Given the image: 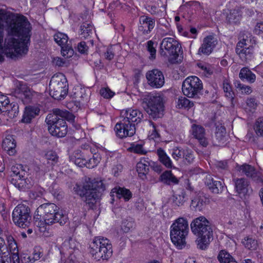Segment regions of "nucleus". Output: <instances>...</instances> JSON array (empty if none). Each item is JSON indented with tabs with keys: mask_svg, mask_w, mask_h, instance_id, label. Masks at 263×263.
<instances>
[{
	"mask_svg": "<svg viewBox=\"0 0 263 263\" xmlns=\"http://www.w3.org/2000/svg\"><path fill=\"white\" fill-rule=\"evenodd\" d=\"M5 22L7 23L8 35L5 40L4 52L7 57L11 59L27 53L31 29L30 23L24 15H16L9 20L6 11L0 9V62L4 61L3 43Z\"/></svg>",
	"mask_w": 263,
	"mask_h": 263,
	"instance_id": "f257e3e1",
	"label": "nucleus"
},
{
	"mask_svg": "<svg viewBox=\"0 0 263 263\" xmlns=\"http://www.w3.org/2000/svg\"><path fill=\"white\" fill-rule=\"evenodd\" d=\"M34 218L46 225L58 222L62 226L68 220L67 216L60 211L58 206L53 203H46L40 205L34 213Z\"/></svg>",
	"mask_w": 263,
	"mask_h": 263,
	"instance_id": "f03ea898",
	"label": "nucleus"
},
{
	"mask_svg": "<svg viewBox=\"0 0 263 263\" xmlns=\"http://www.w3.org/2000/svg\"><path fill=\"white\" fill-rule=\"evenodd\" d=\"M191 229L197 237L196 240L197 248L206 249L212 240L213 234L209 221L204 216H199L192 221Z\"/></svg>",
	"mask_w": 263,
	"mask_h": 263,
	"instance_id": "7ed1b4c3",
	"label": "nucleus"
},
{
	"mask_svg": "<svg viewBox=\"0 0 263 263\" xmlns=\"http://www.w3.org/2000/svg\"><path fill=\"white\" fill-rule=\"evenodd\" d=\"M104 190L105 186L102 180L85 177L82 189L79 190L78 194L90 208H93Z\"/></svg>",
	"mask_w": 263,
	"mask_h": 263,
	"instance_id": "20e7f679",
	"label": "nucleus"
},
{
	"mask_svg": "<svg viewBox=\"0 0 263 263\" xmlns=\"http://www.w3.org/2000/svg\"><path fill=\"white\" fill-rule=\"evenodd\" d=\"M89 252L97 260H108L112 254V245L106 238L96 237L90 244Z\"/></svg>",
	"mask_w": 263,
	"mask_h": 263,
	"instance_id": "39448f33",
	"label": "nucleus"
},
{
	"mask_svg": "<svg viewBox=\"0 0 263 263\" xmlns=\"http://www.w3.org/2000/svg\"><path fill=\"white\" fill-rule=\"evenodd\" d=\"M189 232V225L186 219L179 217L176 219L170 228V237L172 242L179 249L184 247L185 237Z\"/></svg>",
	"mask_w": 263,
	"mask_h": 263,
	"instance_id": "423d86ee",
	"label": "nucleus"
},
{
	"mask_svg": "<svg viewBox=\"0 0 263 263\" xmlns=\"http://www.w3.org/2000/svg\"><path fill=\"white\" fill-rule=\"evenodd\" d=\"M145 110L154 119L161 118L164 112V99L160 93H150L146 98Z\"/></svg>",
	"mask_w": 263,
	"mask_h": 263,
	"instance_id": "0eeeda50",
	"label": "nucleus"
},
{
	"mask_svg": "<svg viewBox=\"0 0 263 263\" xmlns=\"http://www.w3.org/2000/svg\"><path fill=\"white\" fill-rule=\"evenodd\" d=\"M49 87L52 98L57 100L64 98L68 90L65 76L61 73L54 74L51 79Z\"/></svg>",
	"mask_w": 263,
	"mask_h": 263,
	"instance_id": "6e6552de",
	"label": "nucleus"
},
{
	"mask_svg": "<svg viewBox=\"0 0 263 263\" xmlns=\"http://www.w3.org/2000/svg\"><path fill=\"white\" fill-rule=\"evenodd\" d=\"M12 216L14 223L20 228H28L31 223L30 209L26 205H17L13 210Z\"/></svg>",
	"mask_w": 263,
	"mask_h": 263,
	"instance_id": "1a4fd4ad",
	"label": "nucleus"
},
{
	"mask_svg": "<svg viewBox=\"0 0 263 263\" xmlns=\"http://www.w3.org/2000/svg\"><path fill=\"white\" fill-rule=\"evenodd\" d=\"M202 89V82L196 76L189 77L182 83V92L185 96L189 98H194Z\"/></svg>",
	"mask_w": 263,
	"mask_h": 263,
	"instance_id": "9d476101",
	"label": "nucleus"
},
{
	"mask_svg": "<svg viewBox=\"0 0 263 263\" xmlns=\"http://www.w3.org/2000/svg\"><path fill=\"white\" fill-rule=\"evenodd\" d=\"M161 54L166 56L168 53L173 55L175 60L180 57L181 58V47L179 43L172 37L164 38L161 43Z\"/></svg>",
	"mask_w": 263,
	"mask_h": 263,
	"instance_id": "9b49d317",
	"label": "nucleus"
},
{
	"mask_svg": "<svg viewBox=\"0 0 263 263\" xmlns=\"http://www.w3.org/2000/svg\"><path fill=\"white\" fill-rule=\"evenodd\" d=\"M120 117L121 119L127 124L133 125L135 127L136 124L141 122L143 115L140 110L129 108L122 110Z\"/></svg>",
	"mask_w": 263,
	"mask_h": 263,
	"instance_id": "f8f14e48",
	"label": "nucleus"
},
{
	"mask_svg": "<svg viewBox=\"0 0 263 263\" xmlns=\"http://www.w3.org/2000/svg\"><path fill=\"white\" fill-rule=\"evenodd\" d=\"M73 120V116L67 111L62 110L58 108L53 110L52 114L47 115L46 122L48 126H53L60 121Z\"/></svg>",
	"mask_w": 263,
	"mask_h": 263,
	"instance_id": "ddd939ff",
	"label": "nucleus"
},
{
	"mask_svg": "<svg viewBox=\"0 0 263 263\" xmlns=\"http://www.w3.org/2000/svg\"><path fill=\"white\" fill-rule=\"evenodd\" d=\"M54 40L61 46V54L64 57L68 58L73 55L74 50L71 46L67 43L68 36L66 34L58 32L54 34Z\"/></svg>",
	"mask_w": 263,
	"mask_h": 263,
	"instance_id": "4468645a",
	"label": "nucleus"
},
{
	"mask_svg": "<svg viewBox=\"0 0 263 263\" xmlns=\"http://www.w3.org/2000/svg\"><path fill=\"white\" fill-rule=\"evenodd\" d=\"M148 84L152 87L159 88L164 84V77L162 72L157 69L148 71L146 73Z\"/></svg>",
	"mask_w": 263,
	"mask_h": 263,
	"instance_id": "2eb2a0df",
	"label": "nucleus"
},
{
	"mask_svg": "<svg viewBox=\"0 0 263 263\" xmlns=\"http://www.w3.org/2000/svg\"><path fill=\"white\" fill-rule=\"evenodd\" d=\"M116 135L120 138L133 136L136 132V127L133 125H129L121 119L115 127Z\"/></svg>",
	"mask_w": 263,
	"mask_h": 263,
	"instance_id": "dca6fc26",
	"label": "nucleus"
},
{
	"mask_svg": "<svg viewBox=\"0 0 263 263\" xmlns=\"http://www.w3.org/2000/svg\"><path fill=\"white\" fill-rule=\"evenodd\" d=\"M236 52L240 59L245 62L250 61L253 57V49L251 46L247 47L246 40L239 42L236 47Z\"/></svg>",
	"mask_w": 263,
	"mask_h": 263,
	"instance_id": "f3484780",
	"label": "nucleus"
},
{
	"mask_svg": "<svg viewBox=\"0 0 263 263\" xmlns=\"http://www.w3.org/2000/svg\"><path fill=\"white\" fill-rule=\"evenodd\" d=\"M11 182L15 187H23L25 185V181L21 180L22 177H25L27 173L23 169L22 165L17 164L12 166L11 167Z\"/></svg>",
	"mask_w": 263,
	"mask_h": 263,
	"instance_id": "a211bd4d",
	"label": "nucleus"
},
{
	"mask_svg": "<svg viewBox=\"0 0 263 263\" xmlns=\"http://www.w3.org/2000/svg\"><path fill=\"white\" fill-rule=\"evenodd\" d=\"M14 96L22 100L24 103H29L35 92L25 85H22L16 88L14 92Z\"/></svg>",
	"mask_w": 263,
	"mask_h": 263,
	"instance_id": "6ab92c4d",
	"label": "nucleus"
},
{
	"mask_svg": "<svg viewBox=\"0 0 263 263\" xmlns=\"http://www.w3.org/2000/svg\"><path fill=\"white\" fill-rule=\"evenodd\" d=\"M217 44V40L214 36L209 35L205 37L198 49V54L209 55L212 53Z\"/></svg>",
	"mask_w": 263,
	"mask_h": 263,
	"instance_id": "aec40b11",
	"label": "nucleus"
},
{
	"mask_svg": "<svg viewBox=\"0 0 263 263\" xmlns=\"http://www.w3.org/2000/svg\"><path fill=\"white\" fill-rule=\"evenodd\" d=\"M191 133L193 137L198 140L199 143L203 147H206L209 141L205 137V129L200 125L193 124L191 128Z\"/></svg>",
	"mask_w": 263,
	"mask_h": 263,
	"instance_id": "412c9836",
	"label": "nucleus"
},
{
	"mask_svg": "<svg viewBox=\"0 0 263 263\" xmlns=\"http://www.w3.org/2000/svg\"><path fill=\"white\" fill-rule=\"evenodd\" d=\"M205 184L209 189L214 194H220L224 190V183L220 181L214 180L210 175H208L205 178Z\"/></svg>",
	"mask_w": 263,
	"mask_h": 263,
	"instance_id": "4be33fe9",
	"label": "nucleus"
},
{
	"mask_svg": "<svg viewBox=\"0 0 263 263\" xmlns=\"http://www.w3.org/2000/svg\"><path fill=\"white\" fill-rule=\"evenodd\" d=\"M237 170L247 177L251 178L254 181L257 182L261 181L260 173L257 172L255 168L250 165L244 164L238 166Z\"/></svg>",
	"mask_w": 263,
	"mask_h": 263,
	"instance_id": "5701e85b",
	"label": "nucleus"
},
{
	"mask_svg": "<svg viewBox=\"0 0 263 263\" xmlns=\"http://www.w3.org/2000/svg\"><path fill=\"white\" fill-rule=\"evenodd\" d=\"M155 24V21L154 19L147 16H141L140 18L139 31L143 34H147L154 28Z\"/></svg>",
	"mask_w": 263,
	"mask_h": 263,
	"instance_id": "b1692460",
	"label": "nucleus"
},
{
	"mask_svg": "<svg viewBox=\"0 0 263 263\" xmlns=\"http://www.w3.org/2000/svg\"><path fill=\"white\" fill-rule=\"evenodd\" d=\"M49 133L54 136L64 137L67 133V126L65 121H60L53 126H48Z\"/></svg>",
	"mask_w": 263,
	"mask_h": 263,
	"instance_id": "393cba45",
	"label": "nucleus"
},
{
	"mask_svg": "<svg viewBox=\"0 0 263 263\" xmlns=\"http://www.w3.org/2000/svg\"><path fill=\"white\" fill-rule=\"evenodd\" d=\"M226 128L224 126H217L215 136L213 138V144L215 146H221L225 144L226 142Z\"/></svg>",
	"mask_w": 263,
	"mask_h": 263,
	"instance_id": "a878e982",
	"label": "nucleus"
},
{
	"mask_svg": "<svg viewBox=\"0 0 263 263\" xmlns=\"http://www.w3.org/2000/svg\"><path fill=\"white\" fill-rule=\"evenodd\" d=\"M233 181L236 192L240 197L245 196L248 191V181L245 178L234 179Z\"/></svg>",
	"mask_w": 263,
	"mask_h": 263,
	"instance_id": "bb28decb",
	"label": "nucleus"
},
{
	"mask_svg": "<svg viewBox=\"0 0 263 263\" xmlns=\"http://www.w3.org/2000/svg\"><path fill=\"white\" fill-rule=\"evenodd\" d=\"M70 160L79 167H83L87 163L85 152L77 150L70 157Z\"/></svg>",
	"mask_w": 263,
	"mask_h": 263,
	"instance_id": "cd10ccee",
	"label": "nucleus"
},
{
	"mask_svg": "<svg viewBox=\"0 0 263 263\" xmlns=\"http://www.w3.org/2000/svg\"><path fill=\"white\" fill-rule=\"evenodd\" d=\"M241 8L236 7L229 11L226 16V21L229 24H236L241 17Z\"/></svg>",
	"mask_w": 263,
	"mask_h": 263,
	"instance_id": "c85d7f7f",
	"label": "nucleus"
},
{
	"mask_svg": "<svg viewBox=\"0 0 263 263\" xmlns=\"http://www.w3.org/2000/svg\"><path fill=\"white\" fill-rule=\"evenodd\" d=\"M159 180L163 183L171 185L177 184L179 180L175 176L171 171H165L160 176Z\"/></svg>",
	"mask_w": 263,
	"mask_h": 263,
	"instance_id": "c756f323",
	"label": "nucleus"
},
{
	"mask_svg": "<svg viewBox=\"0 0 263 263\" xmlns=\"http://www.w3.org/2000/svg\"><path fill=\"white\" fill-rule=\"evenodd\" d=\"M3 148L7 152L10 156H13L16 152V144L15 140L12 136H7L3 140L2 143Z\"/></svg>",
	"mask_w": 263,
	"mask_h": 263,
	"instance_id": "7c9ffc66",
	"label": "nucleus"
},
{
	"mask_svg": "<svg viewBox=\"0 0 263 263\" xmlns=\"http://www.w3.org/2000/svg\"><path fill=\"white\" fill-rule=\"evenodd\" d=\"M40 109L34 106H28L25 108V111L22 118L24 123H30L31 120L39 114Z\"/></svg>",
	"mask_w": 263,
	"mask_h": 263,
	"instance_id": "2f4dec72",
	"label": "nucleus"
},
{
	"mask_svg": "<svg viewBox=\"0 0 263 263\" xmlns=\"http://www.w3.org/2000/svg\"><path fill=\"white\" fill-rule=\"evenodd\" d=\"M110 194L111 196H114L115 194L117 198H123L125 201H128L132 197V194L129 190L122 187L113 189Z\"/></svg>",
	"mask_w": 263,
	"mask_h": 263,
	"instance_id": "473e14b6",
	"label": "nucleus"
},
{
	"mask_svg": "<svg viewBox=\"0 0 263 263\" xmlns=\"http://www.w3.org/2000/svg\"><path fill=\"white\" fill-rule=\"evenodd\" d=\"M187 199L186 193L184 190H181L179 193L175 194L171 197L174 206H180L183 205Z\"/></svg>",
	"mask_w": 263,
	"mask_h": 263,
	"instance_id": "72a5a7b5",
	"label": "nucleus"
},
{
	"mask_svg": "<svg viewBox=\"0 0 263 263\" xmlns=\"http://www.w3.org/2000/svg\"><path fill=\"white\" fill-rule=\"evenodd\" d=\"M239 77L242 80H246L250 83H254L256 80V76L248 68H242L239 72Z\"/></svg>",
	"mask_w": 263,
	"mask_h": 263,
	"instance_id": "f704fd0d",
	"label": "nucleus"
},
{
	"mask_svg": "<svg viewBox=\"0 0 263 263\" xmlns=\"http://www.w3.org/2000/svg\"><path fill=\"white\" fill-rule=\"evenodd\" d=\"M157 154L158 156L160 161L167 168H172V162L170 158L167 156L165 151L161 148L157 150Z\"/></svg>",
	"mask_w": 263,
	"mask_h": 263,
	"instance_id": "c9c22d12",
	"label": "nucleus"
},
{
	"mask_svg": "<svg viewBox=\"0 0 263 263\" xmlns=\"http://www.w3.org/2000/svg\"><path fill=\"white\" fill-rule=\"evenodd\" d=\"M3 112H5L10 118H13L18 113V105L17 103H12L6 105Z\"/></svg>",
	"mask_w": 263,
	"mask_h": 263,
	"instance_id": "e433bc0d",
	"label": "nucleus"
},
{
	"mask_svg": "<svg viewBox=\"0 0 263 263\" xmlns=\"http://www.w3.org/2000/svg\"><path fill=\"white\" fill-rule=\"evenodd\" d=\"M193 105V102L184 97H179L176 101V106L179 109H190Z\"/></svg>",
	"mask_w": 263,
	"mask_h": 263,
	"instance_id": "4c0bfd02",
	"label": "nucleus"
},
{
	"mask_svg": "<svg viewBox=\"0 0 263 263\" xmlns=\"http://www.w3.org/2000/svg\"><path fill=\"white\" fill-rule=\"evenodd\" d=\"M218 259L220 263H237L235 259L227 252L222 250L219 253Z\"/></svg>",
	"mask_w": 263,
	"mask_h": 263,
	"instance_id": "58836bf2",
	"label": "nucleus"
},
{
	"mask_svg": "<svg viewBox=\"0 0 263 263\" xmlns=\"http://www.w3.org/2000/svg\"><path fill=\"white\" fill-rule=\"evenodd\" d=\"M205 202L200 197H196L192 200L191 206L196 211H201L205 207Z\"/></svg>",
	"mask_w": 263,
	"mask_h": 263,
	"instance_id": "ea45409f",
	"label": "nucleus"
},
{
	"mask_svg": "<svg viewBox=\"0 0 263 263\" xmlns=\"http://www.w3.org/2000/svg\"><path fill=\"white\" fill-rule=\"evenodd\" d=\"M223 89L225 93V96L230 101L231 104L233 105L234 95L230 84L226 80L223 82Z\"/></svg>",
	"mask_w": 263,
	"mask_h": 263,
	"instance_id": "a19ab883",
	"label": "nucleus"
},
{
	"mask_svg": "<svg viewBox=\"0 0 263 263\" xmlns=\"http://www.w3.org/2000/svg\"><path fill=\"white\" fill-rule=\"evenodd\" d=\"M145 126L148 127L150 130H152V134L150 136L152 139H156L160 137L159 134L158 133L155 124L150 120H146L144 122Z\"/></svg>",
	"mask_w": 263,
	"mask_h": 263,
	"instance_id": "79ce46f5",
	"label": "nucleus"
},
{
	"mask_svg": "<svg viewBox=\"0 0 263 263\" xmlns=\"http://www.w3.org/2000/svg\"><path fill=\"white\" fill-rule=\"evenodd\" d=\"M135 226L134 221L132 218L123 220L121 226V230L124 233H127L132 230Z\"/></svg>",
	"mask_w": 263,
	"mask_h": 263,
	"instance_id": "37998d69",
	"label": "nucleus"
},
{
	"mask_svg": "<svg viewBox=\"0 0 263 263\" xmlns=\"http://www.w3.org/2000/svg\"><path fill=\"white\" fill-rule=\"evenodd\" d=\"M254 130L257 136L263 137V117L256 120L254 125Z\"/></svg>",
	"mask_w": 263,
	"mask_h": 263,
	"instance_id": "c03bdc74",
	"label": "nucleus"
},
{
	"mask_svg": "<svg viewBox=\"0 0 263 263\" xmlns=\"http://www.w3.org/2000/svg\"><path fill=\"white\" fill-rule=\"evenodd\" d=\"M128 149L132 152L140 155H145L147 153L146 151L143 148V144L141 143H133L131 144Z\"/></svg>",
	"mask_w": 263,
	"mask_h": 263,
	"instance_id": "a18cd8bd",
	"label": "nucleus"
},
{
	"mask_svg": "<svg viewBox=\"0 0 263 263\" xmlns=\"http://www.w3.org/2000/svg\"><path fill=\"white\" fill-rule=\"evenodd\" d=\"M93 26L87 23H83L80 27V33L84 37H86L92 33Z\"/></svg>",
	"mask_w": 263,
	"mask_h": 263,
	"instance_id": "49530a36",
	"label": "nucleus"
},
{
	"mask_svg": "<svg viewBox=\"0 0 263 263\" xmlns=\"http://www.w3.org/2000/svg\"><path fill=\"white\" fill-rule=\"evenodd\" d=\"M7 240L8 242L7 248L9 253L18 252L17 246L13 237L11 235L7 236Z\"/></svg>",
	"mask_w": 263,
	"mask_h": 263,
	"instance_id": "de8ad7c7",
	"label": "nucleus"
},
{
	"mask_svg": "<svg viewBox=\"0 0 263 263\" xmlns=\"http://www.w3.org/2000/svg\"><path fill=\"white\" fill-rule=\"evenodd\" d=\"M137 171L138 173L139 176L143 178L148 173L149 167L147 166V164L138 162L137 164Z\"/></svg>",
	"mask_w": 263,
	"mask_h": 263,
	"instance_id": "09e8293b",
	"label": "nucleus"
},
{
	"mask_svg": "<svg viewBox=\"0 0 263 263\" xmlns=\"http://www.w3.org/2000/svg\"><path fill=\"white\" fill-rule=\"evenodd\" d=\"M45 158L47 161V163L50 166L54 165L58 160L56 153L53 151L47 152L45 154Z\"/></svg>",
	"mask_w": 263,
	"mask_h": 263,
	"instance_id": "8fccbe9b",
	"label": "nucleus"
},
{
	"mask_svg": "<svg viewBox=\"0 0 263 263\" xmlns=\"http://www.w3.org/2000/svg\"><path fill=\"white\" fill-rule=\"evenodd\" d=\"M64 244V246L69 250V253L70 254L73 253L76 249H77L78 243L74 239H69L68 241H65Z\"/></svg>",
	"mask_w": 263,
	"mask_h": 263,
	"instance_id": "3c124183",
	"label": "nucleus"
},
{
	"mask_svg": "<svg viewBox=\"0 0 263 263\" xmlns=\"http://www.w3.org/2000/svg\"><path fill=\"white\" fill-rule=\"evenodd\" d=\"M243 243L245 247L249 250H255L257 247V241L252 238H247Z\"/></svg>",
	"mask_w": 263,
	"mask_h": 263,
	"instance_id": "603ef678",
	"label": "nucleus"
},
{
	"mask_svg": "<svg viewBox=\"0 0 263 263\" xmlns=\"http://www.w3.org/2000/svg\"><path fill=\"white\" fill-rule=\"evenodd\" d=\"M183 158L185 160V162L188 164L193 163L194 160L193 152L189 148H184Z\"/></svg>",
	"mask_w": 263,
	"mask_h": 263,
	"instance_id": "864d4df0",
	"label": "nucleus"
},
{
	"mask_svg": "<svg viewBox=\"0 0 263 263\" xmlns=\"http://www.w3.org/2000/svg\"><path fill=\"white\" fill-rule=\"evenodd\" d=\"M235 87L240 91L241 93L244 94L249 95L252 91V88L250 86L241 84L239 82L235 83Z\"/></svg>",
	"mask_w": 263,
	"mask_h": 263,
	"instance_id": "5fc2aeb1",
	"label": "nucleus"
},
{
	"mask_svg": "<svg viewBox=\"0 0 263 263\" xmlns=\"http://www.w3.org/2000/svg\"><path fill=\"white\" fill-rule=\"evenodd\" d=\"M154 43L152 41H148L147 42V50L150 53L149 59L154 60L156 58V47L154 46Z\"/></svg>",
	"mask_w": 263,
	"mask_h": 263,
	"instance_id": "6e6d98bb",
	"label": "nucleus"
},
{
	"mask_svg": "<svg viewBox=\"0 0 263 263\" xmlns=\"http://www.w3.org/2000/svg\"><path fill=\"white\" fill-rule=\"evenodd\" d=\"M42 256V252L37 249H35L32 255L28 256L26 261L29 262H34L38 260Z\"/></svg>",
	"mask_w": 263,
	"mask_h": 263,
	"instance_id": "4d7b16f0",
	"label": "nucleus"
},
{
	"mask_svg": "<svg viewBox=\"0 0 263 263\" xmlns=\"http://www.w3.org/2000/svg\"><path fill=\"white\" fill-rule=\"evenodd\" d=\"M184 149L180 147H175L173 149L172 156L173 159L176 160H178L180 159L183 158Z\"/></svg>",
	"mask_w": 263,
	"mask_h": 263,
	"instance_id": "13d9d810",
	"label": "nucleus"
},
{
	"mask_svg": "<svg viewBox=\"0 0 263 263\" xmlns=\"http://www.w3.org/2000/svg\"><path fill=\"white\" fill-rule=\"evenodd\" d=\"M100 93L101 96L106 99H110L115 95V92L112 91L108 88H103L101 89Z\"/></svg>",
	"mask_w": 263,
	"mask_h": 263,
	"instance_id": "bf43d9fd",
	"label": "nucleus"
},
{
	"mask_svg": "<svg viewBox=\"0 0 263 263\" xmlns=\"http://www.w3.org/2000/svg\"><path fill=\"white\" fill-rule=\"evenodd\" d=\"M9 103V100L6 96L0 94V114L3 112L6 105Z\"/></svg>",
	"mask_w": 263,
	"mask_h": 263,
	"instance_id": "052dcab7",
	"label": "nucleus"
},
{
	"mask_svg": "<svg viewBox=\"0 0 263 263\" xmlns=\"http://www.w3.org/2000/svg\"><path fill=\"white\" fill-rule=\"evenodd\" d=\"M0 263H11V258L9 251H4L0 255Z\"/></svg>",
	"mask_w": 263,
	"mask_h": 263,
	"instance_id": "680f3d73",
	"label": "nucleus"
},
{
	"mask_svg": "<svg viewBox=\"0 0 263 263\" xmlns=\"http://www.w3.org/2000/svg\"><path fill=\"white\" fill-rule=\"evenodd\" d=\"M78 50L79 52L82 54H87L88 47L85 42H81L78 45Z\"/></svg>",
	"mask_w": 263,
	"mask_h": 263,
	"instance_id": "e2e57ef3",
	"label": "nucleus"
},
{
	"mask_svg": "<svg viewBox=\"0 0 263 263\" xmlns=\"http://www.w3.org/2000/svg\"><path fill=\"white\" fill-rule=\"evenodd\" d=\"M21 180L25 181V185H24L23 187H17L19 189H29L34 184V182L33 181L30 180L29 178L26 177L25 176V177H22Z\"/></svg>",
	"mask_w": 263,
	"mask_h": 263,
	"instance_id": "0e129e2a",
	"label": "nucleus"
},
{
	"mask_svg": "<svg viewBox=\"0 0 263 263\" xmlns=\"http://www.w3.org/2000/svg\"><path fill=\"white\" fill-rule=\"evenodd\" d=\"M254 31L256 34H260L263 33V22L260 21L256 24Z\"/></svg>",
	"mask_w": 263,
	"mask_h": 263,
	"instance_id": "69168bd1",
	"label": "nucleus"
},
{
	"mask_svg": "<svg viewBox=\"0 0 263 263\" xmlns=\"http://www.w3.org/2000/svg\"><path fill=\"white\" fill-rule=\"evenodd\" d=\"M122 170V166L120 164H117L113 166L112 168V173L114 175V176H118L120 172H121Z\"/></svg>",
	"mask_w": 263,
	"mask_h": 263,
	"instance_id": "338daca9",
	"label": "nucleus"
},
{
	"mask_svg": "<svg viewBox=\"0 0 263 263\" xmlns=\"http://www.w3.org/2000/svg\"><path fill=\"white\" fill-rule=\"evenodd\" d=\"M53 64L58 66H63L65 64V61L60 57L54 58L52 60Z\"/></svg>",
	"mask_w": 263,
	"mask_h": 263,
	"instance_id": "774afa93",
	"label": "nucleus"
}]
</instances>
